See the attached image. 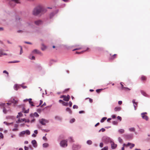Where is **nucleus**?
Wrapping results in <instances>:
<instances>
[{"mask_svg": "<svg viewBox=\"0 0 150 150\" xmlns=\"http://www.w3.org/2000/svg\"><path fill=\"white\" fill-rule=\"evenodd\" d=\"M43 8L41 6H38L35 8L33 12V15H37L43 11Z\"/></svg>", "mask_w": 150, "mask_h": 150, "instance_id": "1", "label": "nucleus"}, {"mask_svg": "<svg viewBox=\"0 0 150 150\" xmlns=\"http://www.w3.org/2000/svg\"><path fill=\"white\" fill-rule=\"evenodd\" d=\"M23 114L21 112L18 113V115L17 116V118H18V122H27L25 118H21L23 116Z\"/></svg>", "mask_w": 150, "mask_h": 150, "instance_id": "2", "label": "nucleus"}, {"mask_svg": "<svg viewBox=\"0 0 150 150\" xmlns=\"http://www.w3.org/2000/svg\"><path fill=\"white\" fill-rule=\"evenodd\" d=\"M60 98H62V100H59V102L63 105L65 106L66 105V103L64 101H66V96H62L60 97Z\"/></svg>", "mask_w": 150, "mask_h": 150, "instance_id": "3", "label": "nucleus"}, {"mask_svg": "<svg viewBox=\"0 0 150 150\" xmlns=\"http://www.w3.org/2000/svg\"><path fill=\"white\" fill-rule=\"evenodd\" d=\"M147 114V112H143L141 114V116L142 117L143 119H145L146 121H147L149 119V117L146 115Z\"/></svg>", "mask_w": 150, "mask_h": 150, "instance_id": "4", "label": "nucleus"}, {"mask_svg": "<svg viewBox=\"0 0 150 150\" xmlns=\"http://www.w3.org/2000/svg\"><path fill=\"white\" fill-rule=\"evenodd\" d=\"M60 146L62 147H65L66 145V140H64L62 141L60 143Z\"/></svg>", "mask_w": 150, "mask_h": 150, "instance_id": "5", "label": "nucleus"}, {"mask_svg": "<svg viewBox=\"0 0 150 150\" xmlns=\"http://www.w3.org/2000/svg\"><path fill=\"white\" fill-rule=\"evenodd\" d=\"M31 143L34 147L36 148L37 147V142L35 140H33L31 142Z\"/></svg>", "mask_w": 150, "mask_h": 150, "instance_id": "6", "label": "nucleus"}, {"mask_svg": "<svg viewBox=\"0 0 150 150\" xmlns=\"http://www.w3.org/2000/svg\"><path fill=\"white\" fill-rule=\"evenodd\" d=\"M111 148L112 149H115L117 146V145L115 144L114 142H111Z\"/></svg>", "mask_w": 150, "mask_h": 150, "instance_id": "7", "label": "nucleus"}, {"mask_svg": "<svg viewBox=\"0 0 150 150\" xmlns=\"http://www.w3.org/2000/svg\"><path fill=\"white\" fill-rule=\"evenodd\" d=\"M135 100L133 99L132 100V103H133L134 106V109L135 110H136V108L137 106L138 103L137 102H135Z\"/></svg>", "mask_w": 150, "mask_h": 150, "instance_id": "8", "label": "nucleus"}, {"mask_svg": "<svg viewBox=\"0 0 150 150\" xmlns=\"http://www.w3.org/2000/svg\"><path fill=\"white\" fill-rule=\"evenodd\" d=\"M35 23L36 25H38L41 24L42 23V22L41 20H38L35 21Z\"/></svg>", "mask_w": 150, "mask_h": 150, "instance_id": "9", "label": "nucleus"}, {"mask_svg": "<svg viewBox=\"0 0 150 150\" xmlns=\"http://www.w3.org/2000/svg\"><path fill=\"white\" fill-rule=\"evenodd\" d=\"M20 87V86L18 84H15L14 86V88L15 90L17 91Z\"/></svg>", "mask_w": 150, "mask_h": 150, "instance_id": "10", "label": "nucleus"}, {"mask_svg": "<svg viewBox=\"0 0 150 150\" xmlns=\"http://www.w3.org/2000/svg\"><path fill=\"white\" fill-rule=\"evenodd\" d=\"M127 145L128 147L130 145H131V146L130 147V148L131 149L135 145L133 144H132L129 142L127 144Z\"/></svg>", "mask_w": 150, "mask_h": 150, "instance_id": "11", "label": "nucleus"}, {"mask_svg": "<svg viewBox=\"0 0 150 150\" xmlns=\"http://www.w3.org/2000/svg\"><path fill=\"white\" fill-rule=\"evenodd\" d=\"M38 133V131L37 130H35L34 131V133L33 134L32 136L33 137H36V135L35 134H37Z\"/></svg>", "mask_w": 150, "mask_h": 150, "instance_id": "12", "label": "nucleus"}, {"mask_svg": "<svg viewBox=\"0 0 150 150\" xmlns=\"http://www.w3.org/2000/svg\"><path fill=\"white\" fill-rule=\"evenodd\" d=\"M30 115L31 117H33L34 116L36 117H38L39 116L37 112H35L33 114H31Z\"/></svg>", "mask_w": 150, "mask_h": 150, "instance_id": "13", "label": "nucleus"}, {"mask_svg": "<svg viewBox=\"0 0 150 150\" xmlns=\"http://www.w3.org/2000/svg\"><path fill=\"white\" fill-rule=\"evenodd\" d=\"M7 55V54L3 52L2 50H0V57H1L2 55Z\"/></svg>", "mask_w": 150, "mask_h": 150, "instance_id": "14", "label": "nucleus"}, {"mask_svg": "<svg viewBox=\"0 0 150 150\" xmlns=\"http://www.w3.org/2000/svg\"><path fill=\"white\" fill-rule=\"evenodd\" d=\"M121 109V108L120 107H115L114 110L115 111H120Z\"/></svg>", "mask_w": 150, "mask_h": 150, "instance_id": "15", "label": "nucleus"}, {"mask_svg": "<svg viewBox=\"0 0 150 150\" xmlns=\"http://www.w3.org/2000/svg\"><path fill=\"white\" fill-rule=\"evenodd\" d=\"M10 102L14 104H16L17 103V101L15 100L14 98L11 99L10 100Z\"/></svg>", "mask_w": 150, "mask_h": 150, "instance_id": "16", "label": "nucleus"}, {"mask_svg": "<svg viewBox=\"0 0 150 150\" xmlns=\"http://www.w3.org/2000/svg\"><path fill=\"white\" fill-rule=\"evenodd\" d=\"M25 134V131H22L20 133V134H19V135L20 136L22 137V136H23V135H24Z\"/></svg>", "mask_w": 150, "mask_h": 150, "instance_id": "17", "label": "nucleus"}, {"mask_svg": "<svg viewBox=\"0 0 150 150\" xmlns=\"http://www.w3.org/2000/svg\"><path fill=\"white\" fill-rule=\"evenodd\" d=\"M25 109L24 108H23V112L25 113H28L29 111V109H28L27 110H25Z\"/></svg>", "mask_w": 150, "mask_h": 150, "instance_id": "18", "label": "nucleus"}, {"mask_svg": "<svg viewBox=\"0 0 150 150\" xmlns=\"http://www.w3.org/2000/svg\"><path fill=\"white\" fill-rule=\"evenodd\" d=\"M118 132L120 134H122L124 132L125 130L123 129H120L118 130Z\"/></svg>", "mask_w": 150, "mask_h": 150, "instance_id": "19", "label": "nucleus"}, {"mask_svg": "<svg viewBox=\"0 0 150 150\" xmlns=\"http://www.w3.org/2000/svg\"><path fill=\"white\" fill-rule=\"evenodd\" d=\"M43 146L45 148H47L49 146V144L47 143H45L43 144Z\"/></svg>", "mask_w": 150, "mask_h": 150, "instance_id": "20", "label": "nucleus"}, {"mask_svg": "<svg viewBox=\"0 0 150 150\" xmlns=\"http://www.w3.org/2000/svg\"><path fill=\"white\" fill-rule=\"evenodd\" d=\"M141 92L142 94L143 95H144V96H147V95L146 93L144 91L141 90Z\"/></svg>", "mask_w": 150, "mask_h": 150, "instance_id": "21", "label": "nucleus"}, {"mask_svg": "<svg viewBox=\"0 0 150 150\" xmlns=\"http://www.w3.org/2000/svg\"><path fill=\"white\" fill-rule=\"evenodd\" d=\"M55 119L57 121H60L61 120V118L57 116L55 117Z\"/></svg>", "mask_w": 150, "mask_h": 150, "instance_id": "22", "label": "nucleus"}, {"mask_svg": "<svg viewBox=\"0 0 150 150\" xmlns=\"http://www.w3.org/2000/svg\"><path fill=\"white\" fill-rule=\"evenodd\" d=\"M25 133L27 135H30V132L29 130H26L25 131Z\"/></svg>", "mask_w": 150, "mask_h": 150, "instance_id": "23", "label": "nucleus"}, {"mask_svg": "<svg viewBox=\"0 0 150 150\" xmlns=\"http://www.w3.org/2000/svg\"><path fill=\"white\" fill-rule=\"evenodd\" d=\"M130 90H131L130 89L128 88L125 87V88H124V89H123L122 90L126 91H129Z\"/></svg>", "mask_w": 150, "mask_h": 150, "instance_id": "24", "label": "nucleus"}, {"mask_svg": "<svg viewBox=\"0 0 150 150\" xmlns=\"http://www.w3.org/2000/svg\"><path fill=\"white\" fill-rule=\"evenodd\" d=\"M32 100V99L31 98L29 99V103L32 106H34V105L33 104V102L31 101V100Z\"/></svg>", "mask_w": 150, "mask_h": 150, "instance_id": "25", "label": "nucleus"}, {"mask_svg": "<svg viewBox=\"0 0 150 150\" xmlns=\"http://www.w3.org/2000/svg\"><path fill=\"white\" fill-rule=\"evenodd\" d=\"M141 79L142 81H145L146 79V77L144 76H142L141 77Z\"/></svg>", "mask_w": 150, "mask_h": 150, "instance_id": "26", "label": "nucleus"}, {"mask_svg": "<svg viewBox=\"0 0 150 150\" xmlns=\"http://www.w3.org/2000/svg\"><path fill=\"white\" fill-rule=\"evenodd\" d=\"M33 52L35 53L39 54L40 52L37 50H35L33 51Z\"/></svg>", "mask_w": 150, "mask_h": 150, "instance_id": "27", "label": "nucleus"}, {"mask_svg": "<svg viewBox=\"0 0 150 150\" xmlns=\"http://www.w3.org/2000/svg\"><path fill=\"white\" fill-rule=\"evenodd\" d=\"M107 119V118L106 117H103L101 120L100 122H104Z\"/></svg>", "mask_w": 150, "mask_h": 150, "instance_id": "28", "label": "nucleus"}, {"mask_svg": "<svg viewBox=\"0 0 150 150\" xmlns=\"http://www.w3.org/2000/svg\"><path fill=\"white\" fill-rule=\"evenodd\" d=\"M86 50L84 51H82L81 52H76V54H82L84 52H85Z\"/></svg>", "mask_w": 150, "mask_h": 150, "instance_id": "29", "label": "nucleus"}, {"mask_svg": "<svg viewBox=\"0 0 150 150\" xmlns=\"http://www.w3.org/2000/svg\"><path fill=\"white\" fill-rule=\"evenodd\" d=\"M87 143L88 144L91 145L92 144V142L91 140H88L87 141Z\"/></svg>", "mask_w": 150, "mask_h": 150, "instance_id": "30", "label": "nucleus"}, {"mask_svg": "<svg viewBox=\"0 0 150 150\" xmlns=\"http://www.w3.org/2000/svg\"><path fill=\"white\" fill-rule=\"evenodd\" d=\"M66 111L69 112L70 113H71L72 112V111L70 109V108H66Z\"/></svg>", "mask_w": 150, "mask_h": 150, "instance_id": "31", "label": "nucleus"}, {"mask_svg": "<svg viewBox=\"0 0 150 150\" xmlns=\"http://www.w3.org/2000/svg\"><path fill=\"white\" fill-rule=\"evenodd\" d=\"M70 98V97L68 95L67 96H66V101H68Z\"/></svg>", "mask_w": 150, "mask_h": 150, "instance_id": "32", "label": "nucleus"}, {"mask_svg": "<svg viewBox=\"0 0 150 150\" xmlns=\"http://www.w3.org/2000/svg\"><path fill=\"white\" fill-rule=\"evenodd\" d=\"M46 48V47L42 45V47L41 49L42 50H45Z\"/></svg>", "mask_w": 150, "mask_h": 150, "instance_id": "33", "label": "nucleus"}, {"mask_svg": "<svg viewBox=\"0 0 150 150\" xmlns=\"http://www.w3.org/2000/svg\"><path fill=\"white\" fill-rule=\"evenodd\" d=\"M116 55H117V54H114V55H112V57H111V59H113L114 58H115Z\"/></svg>", "mask_w": 150, "mask_h": 150, "instance_id": "34", "label": "nucleus"}, {"mask_svg": "<svg viewBox=\"0 0 150 150\" xmlns=\"http://www.w3.org/2000/svg\"><path fill=\"white\" fill-rule=\"evenodd\" d=\"M123 83L122 82H121L120 83V84L121 86V89L122 90L123 89H124V88H125V87L124 86Z\"/></svg>", "mask_w": 150, "mask_h": 150, "instance_id": "35", "label": "nucleus"}, {"mask_svg": "<svg viewBox=\"0 0 150 150\" xmlns=\"http://www.w3.org/2000/svg\"><path fill=\"white\" fill-rule=\"evenodd\" d=\"M19 47H20V49H21L20 54H22V53H23L22 48V47L20 46Z\"/></svg>", "mask_w": 150, "mask_h": 150, "instance_id": "36", "label": "nucleus"}, {"mask_svg": "<svg viewBox=\"0 0 150 150\" xmlns=\"http://www.w3.org/2000/svg\"><path fill=\"white\" fill-rule=\"evenodd\" d=\"M46 122V120L42 118V119L41 120H40L39 122Z\"/></svg>", "mask_w": 150, "mask_h": 150, "instance_id": "37", "label": "nucleus"}, {"mask_svg": "<svg viewBox=\"0 0 150 150\" xmlns=\"http://www.w3.org/2000/svg\"><path fill=\"white\" fill-rule=\"evenodd\" d=\"M12 1H14L15 2H16V3H19L20 2L18 0H11Z\"/></svg>", "mask_w": 150, "mask_h": 150, "instance_id": "38", "label": "nucleus"}, {"mask_svg": "<svg viewBox=\"0 0 150 150\" xmlns=\"http://www.w3.org/2000/svg\"><path fill=\"white\" fill-rule=\"evenodd\" d=\"M108 146H105L103 148L101 149V150H108Z\"/></svg>", "mask_w": 150, "mask_h": 150, "instance_id": "39", "label": "nucleus"}, {"mask_svg": "<svg viewBox=\"0 0 150 150\" xmlns=\"http://www.w3.org/2000/svg\"><path fill=\"white\" fill-rule=\"evenodd\" d=\"M129 130L130 131L134 132L135 130V129L134 128H131L129 129Z\"/></svg>", "mask_w": 150, "mask_h": 150, "instance_id": "40", "label": "nucleus"}, {"mask_svg": "<svg viewBox=\"0 0 150 150\" xmlns=\"http://www.w3.org/2000/svg\"><path fill=\"white\" fill-rule=\"evenodd\" d=\"M4 123L6 125H10L13 122H11V123H9V122H4Z\"/></svg>", "mask_w": 150, "mask_h": 150, "instance_id": "41", "label": "nucleus"}, {"mask_svg": "<svg viewBox=\"0 0 150 150\" xmlns=\"http://www.w3.org/2000/svg\"><path fill=\"white\" fill-rule=\"evenodd\" d=\"M73 108L74 109H77L78 108V106L76 105H74L73 106Z\"/></svg>", "mask_w": 150, "mask_h": 150, "instance_id": "42", "label": "nucleus"}, {"mask_svg": "<svg viewBox=\"0 0 150 150\" xmlns=\"http://www.w3.org/2000/svg\"><path fill=\"white\" fill-rule=\"evenodd\" d=\"M102 89H97L96 90V92L98 93H99L102 90Z\"/></svg>", "mask_w": 150, "mask_h": 150, "instance_id": "43", "label": "nucleus"}, {"mask_svg": "<svg viewBox=\"0 0 150 150\" xmlns=\"http://www.w3.org/2000/svg\"><path fill=\"white\" fill-rule=\"evenodd\" d=\"M118 140H119V142H120V143L122 142V140L120 137H119L118 138Z\"/></svg>", "mask_w": 150, "mask_h": 150, "instance_id": "44", "label": "nucleus"}, {"mask_svg": "<svg viewBox=\"0 0 150 150\" xmlns=\"http://www.w3.org/2000/svg\"><path fill=\"white\" fill-rule=\"evenodd\" d=\"M117 119H118V120H119L120 121H121V120H122V118L120 116H118L117 117Z\"/></svg>", "mask_w": 150, "mask_h": 150, "instance_id": "45", "label": "nucleus"}, {"mask_svg": "<svg viewBox=\"0 0 150 150\" xmlns=\"http://www.w3.org/2000/svg\"><path fill=\"white\" fill-rule=\"evenodd\" d=\"M4 137L3 135L1 132L0 133V138H3Z\"/></svg>", "mask_w": 150, "mask_h": 150, "instance_id": "46", "label": "nucleus"}, {"mask_svg": "<svg viewBox=\"0 0 150 150\" xmlns=\"http://www.w3.org/2000/svg\"><path fill=\"white\" fill-rule=\"evenodd\" d=\"M3 73H6V74H7V76H8V73L6 71V70L4 71H3Z\"/></svg>", "mask_w": 150, "mask_h": 150, "instance_id": "47", "label": "nucleus"}, {"mask_svg": "<svg viewBox=\"0 0 150 150\" xmlns=\"http://www.w3.org/2000/svg\"><path fill=\"white\" fill-rule=\"evenodd\" d=\"M3 112L5 113H6V110L5 109V108L4 107L3 108Z\"/></svg>", "mask_w": 150, "mask_h": 150, "instance_id": "48", "label": "nucleus"}, {"mask_svg": "<svg viewBox=\"0 0 150 150\" xmlns=\"http://www.w3.org/2000/svg\"><path fill=\"white\" fill-rule=\"evenodd\" d=\"M18 130V129L17 128H15L13 129L12 131H17Z\"/></svg>", "mask_w": 150, "mask_h": 150, "instance_id": "49", "label": "nucleus"}, {"mask_svg": "<svg viewBox=\"0 0 150 150\" xmlns=\"http://www.w3.org/2000/svg\"><path fill=\"white\" fill-rule=\"evenodd\" d=\"M24 149L25 150H28L29 148L28 147L25 146H24Z\"/></svg>", "mask_w": 150, "mask_h": 150, "instance_id": "50", "label": "nucleus"}, {"mask_svg": "<svg viewBox=\"0 0 150 150\" xmlns=\"http://www.w3.org/2000/svg\"><path fill=\"white\" fill-rule=\"evenodd\" d=\"M103 143L101 142L100 143V146L101 147H103Z\"/></svg>", "mask_w": 150, "mask_h": 150, "instance_id": "51", "label": "nucleus"}, {"mask_svg": "<svg viewBox=\"0 0 150 150\" xmlns=\"http://www.w3.org/2000/svg\"><path fill=\"white\" fill-rule=\"evenodd\" d=\"M69 106L70 107H71L72 106V103L71 101H69Z\"/></svg>", "mask_w": 150, "mask_h": 150, "instance_id": "52", "label": "nucleus"}, {"mask_svg": "<svg viewBox=\"0 0 150 150\" xmlns=\"http://www.w3.org/2000/svg\"><path fill=\"white\" fill-rule=\"evenodd\" d=\"M19 62V61H15V62H9V63H14L18 62Z\"/></svg>", "mask_w": 150, "mask_h": 150, "instance_id": "53", "label": "nucleus"}, {"mask_svg": "<svg viewBox=\"0 0 150 150\" xmlns=\"http://www.w3.org/2000/svg\"><path fill=\"white\" fill-rule=\"evenodd\" d=\"M75 121V120L74 118H73L71 120L70 122H74Z\"/></svg>", "mask_w": 150, "mask_h": 150, "instance_id": "54", "label": "nucleus"}, {"mask_svg": "<svg viewBox=\"0 0 150 150\" xmlns=\"http://www.w3.org/2000/svg\"><path fill=\"white\" fill-rule=\"evenodd\" d=\"M40 125H45L46 124L45 122H40Z\"/></svg>", "mask_w": 150, "mask_h": 150, "instance_id": "55", "label": "nucleus"}, {"mask_svg": "<svg viewBox=\"0 0 150 150\" xmlns=\"http://www.w3.org/2000/svg\"><path fill=\"white\" fill-rule=\"evenodd\" d=\"M18 126V125L17 124H15L14 125V127L15 128H17Z\"/></svg>", "mask_w": 150, "mask_h": 150, "instance_id": "56", "label": "nucleus"}, {"mask_svg": "<svg viewBox=\"0 0 150 150\" xmlns=\"http://www.w3.org/2000/svg\"><path fill=\"white\" fill-rule=\"evenodd\" d=\"M89 101L90 103H92L93 102V100L90 98H89Z\"/></svg>", "mask_w": 150, "mask_h": 150, "instance_id": "57", "label": "nucleus"}, {"mask_svg": "<svg viewBox=\"0 0 150 150\" xmlns=\"http://www.w3.org/2000/svg\"><path fill=\"white\" fill-rule=\"evenodd\" d=\"M30 58L31 59H33V60H34L35 59V57L34 56H32L31 57V58Z\"/></svg>", "mask_w": 150, "mask_h": 150, "instance_id": "58", "label": "nucleus"}, {"mask_svg": "<svg viewBox=\"0 0 150 150\" xmlns=\"http://www.w3.org/2000/svg\"><path fill=\"white\" fill-rule=\"evenodd\" d=\"M79 113L80 114H81L84 113V111H80L79 112Z\"/></svg>", "mask_w": 150, "mask_h": 150, "instance_id": "59", "label": "nucleus"}, {"mask_svg": "<svg viewBox=\"0 0 150 150\" xmlns=\"http://www.w3.org/2000/svg\"><path fill=\"white\" fill-rule=\"evenodd\" d=\"M69 139H70V141L71 142H73V139H72V137H70L69 138Z\"/></svg>", "mask_w": 150, "mask_h": 150, "instance_id": "60", "label": "nucleus"}, {"mask_svg": "<svg viewBox=\"0 0 150 150\" xmlns=\"http://www.w3.org/2000/svg\"><path fill=\"white\" fill-rule=\"evenodd\" d=\"M100 130L102 132H103L104 131H105V129H104L103 128H102Z\"/></svg>", "mask_w": 150, "mask_h": 150, "instance_id": "61", "label": "nucleus"}, {"mask_svg": "<svg viewBox=\"0 0 150 150\" xmlns=\"http://www.w3.org/2000/svg\"><path fill=\"white\" fill-rule=\"evenodd\" d=\"M118 103L119 104L121 105L122 103V102L121 101H118Z\"/></svg>", "mask_w": 150, "mask_h": 150, "instance_id": "62", "label": "nucleus"}, {"mask_svg": "<svg viewBox=\"0 0 150 150\" xmlns=\"http://www.w3.org/2000/svg\"><path fill=\"white\" fill-rule=\"evenodd\" d=\"M123 146H124V147H128V146L127 145V144H124L123 145Z\"/></svg>", "mask_w": 150, "mask_h": 150, "instance_id": "63", "label": "nucleus"}, {"mask_svg": "<svg viewBox=\"0 0 150 150\" xmlns=\"http://www.w3.org/2000/svg\"><path fill=\"white\" fill-rule=\"evenodd\" d=\"M42 103V100H40V104H39V106L40 105H41Z\"/></svg>", "mask_w": 150, "mask_h": 150, "instance_id": "64", "label": "nucleus"}]
</instances>
